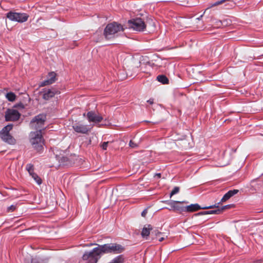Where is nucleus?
I'll list each match as a JSON object with an SVG mask.
<instances>
[{"mask_svg":"<svg viewBox=\"0 0 263 263\" xmlns=\"http://www.w3.org/2000/svg\"><path fill=\"white\" fill-rule=\"evenodd\" d=\"M147 213V209H144L141 213V216L145 217Z\"/></svg>","mask_w":263,"mask_h":263,"instance_id":"obj_35","label":"nucleus"},{"mask_svg":"<svg viewBox=\"0 0 263 263\" xmlns=\"http://www.w3.org/2000/svg\"><path fill=\"white\" fill-rule=\"evenodd\" d=\"M13 124H9L5 126L2 130L0 132V137L2 139L9 144L13 143L14 139L12 136L10 135L9 132L12 129Z\"/></svg>","mask_w":263,"mask_h":263,"instance_id":"obj_7","label":"nucleus"},{"mask_svg":"<svg viewBox=\"0 0 263 263\" xmlns=\"http://www.w3.org/2000/svg\"><path fill=\"white\" fill-rule=\"evenodd\" d=\"M153 230V227L151 224L144 226L141 232V236L143 238L147 239L150 234V231Z\"/></svg>","mask_w":263,"mask_h":263,"instance_id":"obj_16","label":"nucleus"},{"mask_svg":"<svg viewBox=\"0 0 263 263\" xmlns=\"http://www.w3.org/2000/svg\"><path fill=\"white\" fill-rule=\"evenodd\" d=\"M261 262H262V260H261V259L257 260L255 261V263H261Z\"/></svg>","mask_w":263,"mask_h":263,"instance_id":"obj_39","label":"nucleus"},{"mask_svg":"<svg viewBox=\"0 0 263 263\" xmlns=\"http://www.w3.org/2000/svg\"><path fill=\"white\" fill-rule=\"evenodd\" d=\"M163 202H165V203L167 204L168 205H169L171 207V208L173 209V210L174 209L175 205L177 203H182V202L178 201H175V200H167V201H164Z\"/></svg>","mask_w":263,"mask_h":263,"instance_id":"obj_23","label":"nucleus"},{"mask_svg":"<svg viewBox=\"0 0 263 263\" xmlns=\"http://www.w3.org/2000/svg\"><path fill=\"white\" fill-rule=\"evenodd\" d=\"M93 245H97L98 246V245H99L98 244H96V243H90L86 244L85 245V246L87 247H89L92 246Z\"/></svg>","mask_w":263,"mask_h":263,"instance_id":"obj_36","label":"nucleus"},{"mask_svg":"<svg viewBox=\"0 0 263 263\" xmlns=\"http://www.w3.org/2000/svg\"><path fill=\"white\" fill-rule=\"evenodd\" d=\"M147 102L150 104H153L154 103V99H149L147 101Z\"/></svg>","mask_w":263,"mask_h":263,"instance_id":"obj_37","label":"nucleus"},{"mask_svg":"<svg viewBox=\"0 0 263 263\" xmlns=\"http://www.w3.org/2000/svg\"><path fill=\"white\" fill-rule=\"evenodd\" d=\"M42 93H43V99L45 100H48L55 95L59 94L60 92L55 88L52 87L49 89H43Z\"/></svg>","mask_w":263,"mask_h":263,"instance_id":"obj_11","label":"nucleus"},{"mask_svg":"<svg viewBox=\"0 0 263 263\" xmlns=\"http://www.w3.org/2000/svg\"><path fill=\"white\" fill-rule=\"evenodd\" d=\"M164 239V237H161V238H159V241L161 242V241H162Z\"/></svg>","mask_w":263,"mask_h":263,"instance_id":"obj_40","label":"nucleus"},{"mask_svg":"<svg viewBox=\"0 0 263 263\" xmlns=\"http://www.w3.org/2000/svg\"><path fill=\"white\" fill-rule=\"evenodd\" d=\"M72 127L76 133L80 134H87L90 130V128L87 125L83 124L80 122L73 123Z\"/></svg>","mask_w":263,"mask_h":263,"instance_id":"obj_10","label":"nucleus"},{"mask_svg":"<svg viewBox=\"0 0 263 263\" xmlns=\"http://www.w3.org/2000/svg\"><path fill=\"white\" fill-rule=\"evenodd\" d=\"M226 2H229L228 3H227L225 4L224 6L226 7V9H231L233 7H234L235 6V3L232 1H230V0H221V1H217L214 3H212V4H211L207 8V9L210 8H212V7H215V6H218L219 5H220V4H222Z\"/></svg>","mask_w":263,"mask_h":263,"instance_id":"obj_14","label":"nucleus"},{"mask_svg":"<svg viewBox=\"0 0 263 263\" xmlns=\"http://www.w3.org/2000/svg\"><path fill=\"white\" fill-rule=\"evenodd\" d=\"M31 263H42V262L39 258L37 257H34L31 259Z\"/></svg>","mask_w":263,"mask_h":263,"instance_id":"obj_28","label":"nucleus"},{"mask_svg":"<svg viewBox=\"0 0 263 263\" xmlns=\"http://www.w3.org/2000/svg\"><path fill=\"white\" fill-rule=\"evenodd\" d=\"M7 17L11 21L23 23L27 21L28 15L25 13H17L9 11L6 14Z\"/></svg>","mask_w":263,"mask_h":263,"instance_id":"obj_6","label":"nucleus"},{"mask_svg":"<svg viewBox=\"0 0 263 263\" xmlns=\"http://www.w3.org/2000/svg\"><path fill=\"white\" fill-rule=\"evenodd\" d=\"M222 24V22L221 21H218L217 22V25L218 26H220Z\"/></svg>","mask_w":263,"mask_h":263,"instance_id":"obj_38","label":"nucleus"},{"mask_svg":"<svg viewBox=\"0 0 263 263\" xmlns=\"http://www.w3.org/2000/svg\"><path fill=\"white\" fill-rule=\"evenodd\" d=\"M260 212H263V210L262 211H261Z\"/></svg>","mask_w":263,"mask_h":263,"instance_id":"obj_43","label":"nucleus"},{"mask_svg":"<svg viewBox=\"0 0 263 263\" xmlns=\"http://www.w3.org/2000/svg\"><path fill=\"white\" fill-rule=\"evenodd\" d=\"M26 169L30 175L32 173H34V166L31 163H28L26 165Z\"/></svg>","mask_w":263,"mask_h":263,"instance_id":"obj_24","label":"nucleus"},{"mask_svg":"<svg viewBox=\"0 0 263 263\" xmlns=\"http://www.w3.org/2000/svg\"><path fill=\"white\" fill-rule=\"evenodd\" d=\"M239 191L236 189L229 191L226 193L222 199H221L220 202H223L229 199L231 197L233 196L234 195L237 194Z\"/></svg>","mask_w":263,"mask_h":263,"instance_id":"obj_15","label":"nucleus"},{"mask_svg":"<svg viewBox=\"0 0 263 263\" xmlns=\"http://www.w3.org/2000/svg\"><path fill=\"white\" fill-rule=\"evenodd\" d=\"M175 210H177L179 211L180 212H185V206H180L177 205V204L175 205L174 209Z\"/></svg>","mask_w":263,"mask_h":263,"instance_id":"obj_26","label":"nucleus"},{"mask_svg":"<svg viewBox=\"0 0 263 263\" xmlns=\"http://www.w3.org/2000/svg\"><path fill=\"white\" fill-rule=\"evenodd\" d=\"M156 175L158 177H161V174L160 173H158V174H157Z\"/></svg>","mask_w":263,"mask_h":263,"instance_id":"obj_41","label":"nucleus"},{"mask_svg":"<svg viewBox=\"0 0 263 263\" xmlns=\"http://www.w3.org/2000/svg\"><path fill=\"white\" fill-rule=\"evenodd\" d=\"M57 80V74L55 72L52 71L48 73L47 76V79L42 82L40 87H44L47 85H51L54 83Z\"/></svg>","mask_w":263,"mask_h":263,"instance_id":"obj_12","label":"nucleus"},{"mask_svg":"<svg viewBox=\"0 0 263 263\" xmlns=\"http://www.w3.org/2000/svg\"><path fill=\"white\" fill-rule=\"evenodd\" d=\"M6 98L7 99L10 101L13 102L16 99V96L14 94V93L12 92H9L6 93Z\"/></svg>","mask_w":263,"mask_h":263,"instance_id":"obj_22","label":"nucleus"},{"mask_svg":"<svg viewBox=\"0 0 263 263\" xmlns=\"http://www.w3.org/2000/svg\"><path fill=\"white\" fill-rule=\"evenodd\" d=\"M214 206H215V205H209V206H201L198 203H195V204H191L189 205L186 206H185V212H193L197 211L200 209H202V210L210 209L211 208H213Z\"/></svg>","mask_w":263,"mask_h":263,"instance_id":"obj_13","label":"nucleus"},{"mask_svg":"<svg viewBox=\"0 0 263 263\" xmlns=\"http://www.w3.org/2000/svg\"><path fill=\"white\" fill-rule=\"evenodd\" d=\"M152 233H155V234L156 235V236H158L159 234H161V233L157 229H155V230H152Z\"/></svg>","mask_w":263,"mask_h":263,"instance_id":"obj_34","label":"nucleus"},{"mask_svg":"<svg viewBox=\"0 0 263 263\" xmlns=\"http://www.w3.org/2000/svg\"><path fill=\"white\" fill-rule=\"evenodd\" d=\"M220 202H218L217 204H215L213 205H215V206H214L212 209H214V210H209V211H206L205 213H206V215L208 214H219L221 213L220 210H219V204H220Z\"/></svg>","mask_w":263,"mask_h":263,"instance_id":"obj_17","label":"nucleus"},{"mask_svg":"<svg viewBox=\"0 0 263 263\" xmlns=\"http://www.w3.org/2000/svg\"><path fill=\"white\" fill-rule=\"evenodd\" d=\"M30 137V141L33 147L39 152H42L43 149L44 140L41 130L31 132Z\"/></svg>","mask_w":263,"mask_h":263,"instance_id":"obj_3","label":"nucleus"},{"mask_svg":"<svg viewBox=\"0 0 263 263\" xmlns=\"http://www.w3.org/2000/svg\"><path fill=\"white\" fill-rule=\"evenodd\" d=\"M125 251V248L116 243H106L103 245H98L91 251H86L82 256L86 263H97L102 255L104 254L112 253L120 254Z\"/></svg>","mask_w":263,"mask_h":263,"instance_id":"obj_1","label":"nucleus"},{"mask_svg":"<svg viewBox=\"0 0 263 263\" xmlns=\"http://www.w3.org/2000/svg\"><path fill=\"white\" fill-rule=\"evenodd\" d=\"M14 107L18 108L20 109H24V108H25V105H24V104L23 103L20 102L17 104H16L14 106Z\"/></svg>","mask_w":263,"mask_h":263,"instance_id":"obj_27","label":"nucleus"},{"mask_svg":"<svg viewBox=\"0 0 263 263\" xmlns=\"http://www.w3.org/2000/svg\"><path fill=\"white\" fill-rule=\"evenodd\" d=\"M83 116L86 117L87 119L90 123L93 124H98L101 122L103 120V117L99 114H97L95 111H89L86 114L84 113Z\"/></svg>","mask_w":263,"mask_h":263,"instance_id":"obj_8","label":"nucleus"},{"mask_svg":"<svg viewBox=\"0 0 263 263\" xmlns=\"http://www.w3.org/2000/svg\"><path fill=\"white\" fill-rule=\"evenodd\" d=\"M124 30L122 25L114 22L107 25L104 30V35L106 39L110 40L116 37L119 32Z\"/></svg>","mask_w":263,"mask_h":263,"instance_id":"obj_2","label":"nucleus"},{"mask_svg":"<svg viewBox=\"0 0 263 263\" xmlns=\"http://www.w3.org/2000/svg\"><path fill=\"white\" fill-rule=\"evenodd\" d=\"M127 25L129 29H132L133 30L142 32L145 31L146 24L142 18L140 17H136L129 20L127 22Z\"/></svg>","mask_w":263,"mask_h":263,"instance_id":"obj_4","label":"nucleus"},{"mask_svg":"<svg viewBox=\"0 0 263 263\" xmlns=\"http://www.w3.org/2000/svg\"><path fill=\"white\" fill-rule=\"evenodd\" d=\"M16 206L15 205H11L8 207L7 208V211L8 212H11L14 211L16 209Z\"/></svg>","mask_w":263,"mask_h":263,"instance_id":"obj_29","label":"nucleus"},{"mask_svg":"<svg viewBox=\"0 0 263 263\" xmlns=\"http://www.w3.org/2000/svg\"><path fill=\"white\" fill-rule=\"evenodd\" d=\"M129 145L132 148H136L138 146V144L136 143H135L132 140H130L129 143Z\"/></svg>","mask_w":263,"mask_h":263,"instance_id":"obj_31","label":"nucleus"},{"mask_svg":"<svg viewBox=\"0 0 263 263\" xmlns=\"http://www.w3.org/2000/svg\"><path fill=\"white\" fill-rule=\"evenodd\" d=\"M230 206V204L222 206L221 208H219V210H220V212L221 213L224 210L229 208Z\"/></svg>","mask_w":263,"mask_h":263,"instance_id":"obj_33","label":"nucleus"},{"mask_svg":"<svg viewBox=\"0 0 263 263\" xmlns=\"http://www.w3.org/2000/svg\"><path fill=\"white\" fill-rule=\"evenodd\" d=\"M204 215H206V213H205V211H202V212H200L197 213H196L194 214V216H198Z\"/></svg>","mask_w":263,"mask_h":263,"instance_id":"obj_32","label":"nucleus"},{"mask_svg":"<svg viewBox=\"0 0 263 263\" xmlns=\"http://www.w3.org/2000/svg\"><path fill=\"white\" fill-rule=\"evenodd\" d=\"M30 176L38 185L42 183V179L35 173H32Z\"/></svg>","mask_w":263,"mask_h":263,"instance_id":"obj_21","label":"nucleus"},{"mask_svg":"<svg viewBox=\"0 0 263 263\" xmlns=\"http://www.w3.org/2000/svg\"><path fill=\"white\" fill-rule=\"evenodd\" d=\"M21 114L15 109H8L5 112V120L6 121H15L19 119Z\"/></svg>","mask_w":263,"mask_h":263,"instance_id":"obj_9","label":"nucleus"},{"mask_svg":"<svg viewBox=\"0 0 263 263\" xmlns=\"http://www.w3.org/2000/svg\"><path fill=\"white\" fill-rule=\"evenodd\" d=\"M157 80L163 84H166L168 83V78L163 74L158 76L157 77Z\"/></svg>","mask_w":263,"mask_h":263,"instance_id":"obj_20","label":"nucleus"},{"mask_svg":"<svg viewBox=\"0 0 263 263\" xmlns=\"http://www.w3.org/2000/svg\"><path fill=\"white\" fill-rule=\"evenodd\" d=\"M46 115L44 114H41L35 116L32 118L30 122V126L32 128L36 130L44 129L45 122L46 120Z\"/></svg>","mask_w":263,"mask_h":263,"instance_id":"obj_5","label":"nucleus"},{"mask_svg":"<svg viewBox=\"0 0 263 263\" xmlns=\"http://www.w3.org/2000/svg\"><path fill=\"white\" fill-rule=\"evenodd\" d=\"M109 143V142H104L102 143V144L101 145V147L103 150H106L107 148L108 144Z\"/></svg>","mask_w":263,"mask_h":263,"instance_id":"obj_30","label":"nucleus"},{"mask_svg":"<svg viewBox=\"0 0 263 263\" xmlns=\"http://www.w3.org/2000/svg\"><path fill=\"white\" fill-rule=\"evenodd\" d=\"M63 160H65V159H67V158H66V157H63Z\"/></svg>","mask_w":263,"mask_h":263,"instance_id":"obj_42","label":"nucleus"},{"mask_svg":"<svg viewBox=\"0 0 263 263\" xmlns=\"http://www.w3.org/2000/svg\"><path fill=\"white\" fill-rule=\"evenodd\" d=\"M180 191V188L178 186H175L173 190L172 191V192L170 193V197L173 196V195L177 194L179 193Z\"/></svg>","mask_w":263,"mask_h":263,"instance_id":"obj_25","label":"nucleus"},{"mask_svg":"<svg viewBox=\"0 0 263 263\" xmlns=\"http://www.w3.org/2000/svg\"><path fill=\"white\" fill-rule=\"evenodd\" d=\"M125 258L123 255H120L113 258L108 263H124Z\"/></svg>","mask_w":263,"mask_h":263,"instance_id":"obj_19","label":"nucleus"},{"mask_svg":"<svg viewBox=\"0 0 263 263\" xmlns=\"http://www.w3.org/2000/svg\"><path fill=\"white\" fill-rule=\"evenodd\" d=\"M255 180H253L251 181V190L252 191H257L259 190L261 186L263 185V182L258 181L256 182V183L254 185L253 183H255Z\"/></svg>","mask_w":263,"mask_h":263,"instance_id":"obj_18","label":"nucleus"}]
</instances>
